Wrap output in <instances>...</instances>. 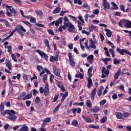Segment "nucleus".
Instances as JSON below:
<instances>
[{
  "mask_svg": "<svg viewBox=\"0 0 131 131\" xmlns=\"http://www.w3.org/2000/svg\"><path fill=\"white\" fill-rule=\"evenodd\" d=\"M70 64L72 66V67H74V66H75V62L74 60H71L70 61Z\"/></svg>",
  "mask_w": 131,
  "mask_h": 131,
  "instance_id": "46",
  "label": "nucleus"
},
{
  "mask_svg": "<svg viewBox=\"0 0 131 131\" xmlns=\"http://www.w3.org/2000/svg\"><path fill=\"white\" fill-rule=\"evenodd\" d=\"M96 93H97V89L94 88V90L92 91L91 94L96 95Z\"/></svg>",
  "mask_w": 131,
  "mask_h": 131,
  "instance_id": "55",
  "label": "nucleus"
},
{
  "mask_svg": "<svg viewBox=\"0 0 131 131\" xmlns=\"http://www.w3.org/2000/svg\"><path fill=\"white\" fill-rule=\"evenodd\" d=\"M99 110H100V107H99V106H96L94 107L95 113H97V112H98Z\"/></svg>",
  "mask_w": 131,
  "mask_h": 131,
  "instance_id": "43",
  "label": "nucleus"
},
{
  "mask_svg": "<svg viewBox=\"0 0 131 131\" xmlns=\"http://www.w3.org/2000/svg\"><path fill=\"white\" fill-rule=\"evenodd\" d=\"M5 24L6 27H11V26H10V23H9V21H8V20H6L5 21Z\"/></svg>",
  "mask_w": 131,
  "mask_h": 131,
  "instance_id": "48",
  "label": "nucleus"
},
{
  "mask_svg": "<svg viewBox=\"0 0 131 131\" xmlns=\"http://www.w3.org/2000/svg\"><path fill=\"white\" fill-rule=\"evenodd\" d=\"M63 20H64V25L67 26H69V25H70L71 24V23H70L69 21V19H68V17H67V16H64L63 18Z\"/></svg>",
  "mask_w": 131,
  "mask_h": 131,
  "instance_id": "9",
  "label": "nucleus"
},
{
  "mask_svg": "<svg viewBox=\"0 0 131 131\" xmlns=\"http://www.w3.org/2000/svg\"><path fill=\"white\" fill-rule=\"evenodd\" d=\"M44 122H45L46 123H48V122H51V118H46L44 120Z\"/></svg>",
  "mask_w": 131,
  "mask_h": 131,
  "instance_id": "45",
  "label": "nucleus"
},
{
  "mask_svg": "<svg viewBox=\"0 0 131 131\" xmlns=\"http://www.w3.org/2000/svg\"><path fill=\"white\" fill-rule=\"evenodd\" d=\"M50 61V62H56V61H58V58L55 56H51Z\"/></svg>",
  "mask_w": 131,
  "mask_h": 131,
  "instance_id": "20",
  "label": "nucleus"
},
{
  "mask_svg": "<svg viewBox=\"0 0 131 131\" xmlns=\"http://www.w3.org/2000/svg\"><path fill=\"white\" fill-rule=\"evenodd\" d=\"M60 96L64 99H66V98H67V97L68 96V93L67 92L64 94H63V93H61Z\"/></svg>",
  "mask_w": 131,
  "mask_h": 131,
  "instance_id": "27",
  "label": "nucleus"
},
{
  "mask_svg": "<svg viewBox=\"0 0 131 131\" xmlns=\"http://www.w3.org/2000/svg\"><path fill=\"white\" fill-rule=\"evenodd\" d=\"M59 98V95H55V97L53 98V102H56L57 100H58V98Z\"/></svg>",
  "mask_w": 131,
  "mask_h": 131,
  "instance_id": "53",
  "label": "nucleus"
},
{
  "mask_svg": "<svg viewBox=\"0 0 131 131\" xmlns=\"http://www.w3.org/2000/svg\"><path fill=\"white\" fill-rule=\"evenodd\" d=\"M88 59L90 60V62H93V60H94V55H90L88 56Z\"/></svg>",
  "mask_w": 131,
  "mask_h": 131,
  "instance_id": "34",
  "label": "nucleus"
},
{
  "mask_svg": "<svg viewBox=\"0 0 131 131\" xmlns=\"http://www.w3.org/2000/svg\"><path fill=\"white\" fill-rule=\"evenodd\" d=\"M106 68L107 70H106V68L104 67H102L101 75L102 78H106V77H108V75H109V73H110L109 70L111 69V65L107 66Z\"/></svg>",
  "mask_w": 131,
  "mask_h": 131,
  "instance_id": "2",
  "label": "nucleus"
},
{
  "mask_svg": "<svg viewBox=\"0 0 131 131\" xmlns=\"http://www.w3.org/2000/svg\"><path fill=\"white\" fill-rule=\"evenodd\" d=\"M79 20L81 21V22L83 24L84 23V20H83V19H82V16H79Z\"/></svg>",
  "mask_w": 131,
  "mask_h": 131,
  "instance_id": "61",
  "label": "nucleus"
},
{
  "mask_svg": "<svg viewBox=\"0 0 131 131\" xmlns=\"http://www.w3.org/2000/svg\"><path fill=\"white\" fill-rule=\"evenodd\" d=\"M88 84H87V86L89 89H91V86H92V84H93V81L92 80V78H88Z\"/></svg>",
  "mask_w": 131,
  "mask_h": 131,
  "instance_id": "15",
  "label": "nucleus"
},
{
  "mask_svg": "<svg viewBox=\"0 0 131 131\" xmlns=\"http://www.w3.org/2000/svg\"><path fill=\"white\" fill-rule=\"evenodd\" d=\"M126 27L127 28H131V21L128 22L125 25Z\"/></svg>",
  "mask_w": 131,
  "mask_h": 131,
  "instance_id": "42",
  "label": "nucleus"
},
{
  "mask_svg": "<svg viewBox=\"0 0 131 131\" xmlns=\"http://www.w3.org/2000/svg\"><path fill=\"white\" fill-rule=\"evenodd\" d=\"M117 98H118L117 94L115 93L112 96V99H113V100H116Z\"/></svg>",
  "mask_w": 131,
  "mask_h": 131,
  "instance_id": "59",
  "label": "nucleus"
},
{
  "mask_svg": "<svg viewBox=\"0 0 131 131\" xmlns=\"http://www.w3.org/2000/svg\"><path fill=\"white\" fill-rule=\"evenodd\" d=\"M90 48H92V49H94V50H96L97 49V47L96 46V45L95 44H92L90 45Z\"/></svg>",
  "mask_w": 131,
  "mask_h": 131,
  "instance_id": "51",
  "label": "nucleus"
},
{
  "mask_svg": "<svg viewBox=\"0 0 131 131\" xmlns=\"http://www.w3.org/2000/svg\"><path fill=\"white\" fill-rule=\"evenodd\" d=\"M45 92V89H43V88L40 87L39 90L40 94H42Z\"/></svg>",
  "mask_w": 131,
  "mask_h": 131,
  "instance_id": "62",
  "label": "nucleus"
},
{
  "mask_svg": "<svg viewBox=\"0 0 131 131\" xmlns=\"http://www.w3.org/2000/svg\"><path fill=\"white\" fill-rule=\"evenodd\" d=\"M72 124L74 126H77L78 124V122L76 120H74L72 122Z\"/></svg>",
  "mask_w": 131,
  "mask_h": 131,
  "instance_id": "26",
  "label": "nucleus"
},
{
  "mask_svg": "<svg viewBox=\"0 0 131 131\" xmlns=\"http://www.w3.org/2000/svg\"><path fill=\"white\" fill-rule=\"evenodd\" d=\"M61 103H59L54 109L53 111V113H56V112H58L59 111V109H60V107H61Z\"/></svg>",
  "mask_w": 131,
  "mask_h": 131,
  "instance_id": "19",
  "label": "nucleus"
},
{
  "mask_svg": "<svg viewBox=\"0 0 131 131\" xmlns=\"http://www.w3.org/2000/svg\"><path fill=\"white\" fill-rule=\"evenodd\" d=\"M26 104L27 107H29V106H30V104H31V101H26Z\"/></svg>",
  "mask_w": 131,
  "mask_h": 131,
  "instance_id": "52",
  "label": "nucleus"
},
{
  "mask_svg": "<svg viewBox=\"0 0 131 131\" xmlns=\"http://www.w3.org/2000/svg\"><path fill=\"white\" fill-rule=\"evenodd\" d=\"M20 131H29L28 126L26 124H24L23 127L19 129Z\"/></svg>",
  "mask_w": 131,
  "mask_h": 131,
  "instance_id": "14",
  "label": "nucleus"
},
{
  "mask_svg": "<svg viewBox=\"0 0 131 131\" xmlns=\"http://www.w3.org/2000/svg\"><path fill=\"white\" fill-rule=\"evenodd\" d=\"M7 48L8 53H9V54H12V46H9Z\"/></svg>",
  "mask_w": 131,
  "mask_h": 131,
  "instance_id": "39",
  "label": "nucleus"
},
{
  "mask_svg": "<svg viewBox=\"0 0 131 131\" xmlns=\"http://www.w3.org/2000/svg\"><path fill=\"white\" fill-rule=\"evenodd\" d=\"M89 126L90 127V128H94L95 129H99L100 128V127L99 125H89Z\"/></svg>",
  "mask_w": 131,
  "mask_h": 131,
  "instance_id": "23",
  "label": "nucleus"
},
{
  "mask_svg": "<svg viewBox=\"0 0 131 131\" xmlns=\"http://www.w3.org/2000/svg\"><path fill=\"white\" fill-rule=\"evenodd\" d=\"M4 109H5V102H2L1 104V106H0V111L1 112V114L3 111H4Z\"/></svg>",
  "mask_w": 131,
  "mask_h": 131,
  "instance_id": "24",
  "label": "nucleus"
},
{
  "mask_svg": "<svg viewBox=\"0 0 131 131\" xmlns=\"http://www.w3.org/2000/svg\"><path fill=\"white\" fill-rule=\"evenodd\" d=\"M48 31L49 34H51V35H55V34H54V31H53L52 29L48 30Z\"/></svg>",
  "mask_w": 131,
  "mask_h": 131,
  "instance_id": "47",
  "label": "nucleus"
},
{
  "mask_svg": "<svg viewBox=\"0 0 131 131\" xmlns=\"http://www.w3.org/2000/svg\"><path fill=\"white\" fill-rule=\"evenodd\" d=\"M69 61H73V56H72V53H69L68 54Z\"/></svg>",
  "mask_w": 131,
  "mask_h": 131,
  "instance_id": "28",
  "label": "nucleus"
},
{
  "mask_svg": "<svg viewBox=\"0 0 131 131\" xmlns=\"http://www.w3.org/2000/svg\"><path fill=\"white\" fill-rule=\"evenodd\" d=\"M30 22H31V23H36V19H35V17H31L30 19Z\"/></svg>",
  "mask_w": 131,
  "mask_h": 131,
  "instance_id": "29",
  "label": "nucleus"
},
{
  "mask_svg": "<svg viewBox=\"0 0 131 131\" xmlns=\"http://www.w3.org/2000/svg\"><path fill=\"white\" fill-rule=\"evenodd\" d=\"M6 66L8 67L9 70H12V64H11V62L8 61L6 63Z\"/></svg>",
  "mask_w": 131,
  "mask_h": 131,
  "instance_id": "21",
  "label": "nucleus"
},
{
  "mask_svg": "<svg viewBox=\"0 0 131 131\" xmlns=\"http://www.w3.org/2000/svg\"><path fill=\"white\" fill-rule=\"evenodd\" d=\"M47 79H48V75L45 74L43 76V82H46V80H47Z\"/></svg>",
  "mask_w": 131,
  "mask_h": 131,
  "instance_id": "56",
  "label": "nucleus"
},
{
  "mask_svg": "<svg viewBox=\"0 0 131 131\" xmlns=\"http://www.w3.org/2000/svg\"><path fill=\"white\" fill-rule=\"evenodd\" d=\"M120 73H121V70L119 69L114 76V79H118L120 75Z\"/></svg>",
  "mask_w": 131,
  "mask_h": 131,
  "instance_id": "12",
  "label": "nucleus"
},
{
  "mask_svg": "<svg viewBox=\"0 0 131 131\" xmlns=\"http://www.w3.org/2000/svg\"><path fill=\"white\" fill-rule=\"evenodd\" d=\"M102 86L100 87V88L99 89L97 92V95L98 96H99V97L102 95Z\"/></svg>",
  "mask_w": 131,
  "mask_h": 131,
  "instance_id": "25",
  "label": "nucleus"
},
{
  "mask_svg": "<svg viewBox=\"0 0 131 131\" xmlns=\"http://www.w3.org/2000/svg\"><path fill=\"white\" fill-rule=\"evenodd\" d=\"M16 27L17 31L19 34H22L23 32H26V29H25L22 26L18 24L16 25Z\"/></svg>",
  "mask_w": 131,
  "mask_h": 131,
  "instance_id": "4",
  "label": "nucleus"
},
{
  "mask_svg": "<svg viewBox=\"0 0 131 131\" xmlns=\"http://www.w3.org/2000/svg\"><path fill=\"white\" fill-rule=\"evenodd\" d=\"M67 27H69L68 29V31H69V32H73L75 29V27H74V26L72 25V24H71L70 25L68 26Z\"/></svg>",
  "mask_w": 131,
  "mask_h": 131,
  "instance_id": "8",
  "label": "nucleus"
},
{
  "mask_svg": "<svg viewBox=\"0 0 131 131\" xmlns=\"http://www.w3.org/2000/svg\"><path fill=\"white\" fill-rule=\"evenodd\" d=\"M116 41L117 43H119V42H120V36L118 35H117Z\"/></svg>",
  "mask_w": 131,
  "mask_h": 131,
  "instance_id": "60",
  "label": "nucleus"
},
{
  "mask_svg": "<svg viewBox=\"0 0 131 131\" xmlns=\"http://www.w3.org/2000/svg\"><path fill=\"white\" fill-rule=\"evenodd\" d=\"M6 114H8L9 117H8V119L12 120V121H15L16 119H17V116L14 115V114H16V112L13 110H6L4 112L2 113L1 115L2 116H5Z\"/></svg>",
  "mask_w": 131,
  "mask_h": 131,
  "instance_id": "1",
  "label": "nucleus"
},
{
  "mask_svg": "<svg viewBox=\"0 0 131 131\" xmlns=\"http://www.w3.org/2000/svg\"><path fill=\"white\" fill-rule=\"evenodd\" d=\"M36 53H38L40 55V56L41 57V58H44V59L48 61V58H49V56L47 54H46L45 52L37 49L36 50Z\"/></svg>",
  "mask_w": 131,
  "mask_h": 131,
  "instance_id": "5",
  "label": "nucleus"
},
{
  "mask_svg": "<svg viewBox=\"0 0 131 131\" xmlns=\"http://www.w3.org/2000/svg\"><path fill=\"white\" fill-rule=\"evenodd\" d=\"M49 93H50V89H49V83H48V82H46L45 89H44V95L45 97H47V96H49Z\"/></svg>",
  "mask_w": 131,
  "mask_h": 131,
  "instance_id": "6",
  "label": "nucleus"
},
{
  "mask_svg": "<svg viewBox=\"0 0 131 131\" xmlns=\"http://www.w3.org/2000/svg\"><path fill=\"white\" fill-rule=\"evenodd\" d=\"M115 115L118 119H122L123 118V115L120 112H117Z\"/></svg>",
  "mask_w": 131,
  "mask_h": 131,
  "instance_id": "10",
  "label": "nucleus"
},
{
  "mask_svg": "<svg viewBox=\"0 0 131 131\" xmlns=\"http://www.w3.org/2000/svg\"><path fill=\"white\" fill-rule=\"evenodd\" d=\"M61 11V8L60 7H58L56 8H55L53 11V14H57L58 13H60Z\"/></svg>",
  "mask_w": 131,
  "mask_h": 131,
  "instance_id": "17",
  "label": "nucleus"
},
{
  "mask_svg": "<svg viewBox=\"0 0 131 131\" xmlns=\"http://www.w3.org/2000/svg\"><path fill=\"white\" fill-rule=\"evenodd\" d=\"M123 115V116H124V117H128V116H129V115H130V114H129V113L126 112V113H124V114Z\"/></svg>",
  "mask_w": 131,
  "mask_h": 131,
  "instance_id": "57",
  "label": "nucleus"
},
{
  "mask_svg": "<svg viewBox=\"0 0 131 131\" xmlns=\"http://www.w3.org/2000/svg\"><path fill=\"white\" fill-rule=\"evenodd\" d=\"M124 20H120L119 23V26H120V27H123V24H124Z\"/></svg>",
  "mask_w": 131,
  "mask_h": 131,
  "instance_id": "32",
  "label": "nucleus"
},
{
  "mask_svg": "<svg viewBox=\"0 0 131 131\" xmlns=\"http://www.w3.org/2000/svg\"><path fill=\"white\" fill-rule=\"evenodd\" d=\"M40 69H41V70H43V67H42L41 66L37 65V70L38 71L40 72V71H41Z\"/></svg>",
  "mask_w": 131,
  "mask_h": 131,
  "instance_id": "33",
  "label": "nucleus"
},
{
  "mask_svg": "<svg viewBox=\"0 0 131 131\" xmlns=\"http://www.w3.org/2000/svg\"><path fill=\"white\" fill-rule=\"evenodd\" d=\"M106 121H107V117L105 116L103 117L101 119V122L102 123H105V122H106Z\"/></svg>",
  "mask_w": 131,
  "mask_h": 131,
  "instance_id": "30",
  "label": "nucleus"
},
{
  "mask_svg": "<svg viewBox=\"0 0 131 131\" xmlns=\"http://www.w3.org/2000/svg\"><path fill=\"white\" fill-rule=\"evenodd\" d=\"M54 73L56 75V76H60V70L57 68H54L53 69Z\"/></svg>",
  "mask_w": 131,
  "mask_h": 131,
  "instance_id": "13",
  "label": "nucleus"
},
{
  "mask_svg": "<svg viewBox=\"0 0 131 131\" xmlns=\"http://www.w3.org/2000/svg\"><path fill=\"white\" fill-rule=\"evenodd\" d=\"M89 42V41L88 40H86V41L85 42V48H86V49L89 50V49H90V47L89 46V45L88 44Z\"/></svg>",
  "mask_w": 131,
  "mask_h": 131,
  "instance_id": "37",
  "label": "nucleus"
},
{
  "mask_svg": "<svg viewBox=\"0 0 131 131\" xmlns=\"http://www.w3.org/2000/svg\"><path fill=\"white\" fill-rule=\"evenodd\" d=\"M23 23H24V24H25L26 25H27L28 26H29V27H31L32 25L31 24H30V23L28 22V21H23Z\"/></svg>",
  "mask_w": 131,
  "mask_h": 131,
  "instance_id": "50",
  "label": "nucleus"
},
{
  "mask_svg": "<svg viewBox=\"0 0 131 131\" xmlns=\"http://www.w3.org/2000/svg\"><path fill=\"white\" fill-rule=\"evenodd\" d=\"M114 64H115V65H118L120 64V61H118L116 58H114Z\"/></svg>",
  "mask_w": 131,
  "mask_h": 131,
  "instance_id": "31",
  "label": "nucleus"
},
{
  "mask_svg": "<svg viewBox=\"0 0 131 131\" xmlns=\"http://www.w3.org/2000/svg\"><path fill=\"white\" fill-rule=\"evenodd\" d=\"M13 1L15 4H17V5H19V6H21V5H22V3L20 0H13Z\"/></svg>",
  "mask_w": 131,
  "mask_h": 131,
  "instance_id": "36",
  "label": "nucleus"
},
{
  "mask_svg": "<svg viewBox=\"0 0 131 131\" xmlns=\"http://www.w3.org/2000/svg\"><path fill=\"white\" fill-rule=\"evenodd\" d=\"M85 121H86L88 123L92 122V119H91V118H87L85 120Z\"/></svg>",
  "mask_w": 131,
  "mask_h": 131,
  "instance_id": "58",
  "label": "nucleus"
},
{
  "mask_svg": "<svg viewBox=\"0 0 131 131\" xmlns=\"http://www.w3.org/2000/svg\"><path fill=\"white\" fill-rule=\"evenodd\" d=\"M103 6L104 7L103 10H104V11H106V9L109 10V9H110V4L106 0H104Z\"/></svg>",
  "mask_w": 131,
  "mask_h": 131,
  "instance_id": "7",
  "label": "nucleus"
},
{
  "mask_svg": "<svg viewBox=\"0 0 131 131\" xmlns=\"http://www.w3.org/2000/svg\"><path fill=\"white\" fill-rule=\"evenodd\" d=\"M32 97V94L30 93V94H29L26 95L24 97L23 100H24V101H25L26 100H29V99H31Z\"/></svg>",
  "mask_w": 131,
  "mask_h": 131,
  "instance_id": "16",
  "label": "nucleus"
},
{
  "mask_svg": "<svg viewBox=\"0 0 131 131\" xmlns=\"http://www.w3.org/2000/svg\"><path fill=\"white\" fill-rule=\"evenodd\" d=\"M105 104H106V100L105 99L102 100L100 103V106H103V105H105Z\"/></svg>",
  "mask_w": 131,
  "mask_h": 131,
  "instance_id": "44",
  "label": "nucleus"
},
{
  "mask_svg": "<svg viewBox=\"0 0 131 131\" xmlns=\"http://www.w3.org/2000/svg\"><path fill=\"white\" fill-rule=\"evenodd\" d=\"M38 93L36 89H34L33 91V96L34 97H35V96H36V93Z\"/></svg>",
  "mask_w": 131,
  "mask_h": 131,
  "instance_id": "63",
  "label": "nucleus"
},
{
  "mask_svg": "<svg viewBox=\"0 0 131 131\" xmlns=\"http://www.w3.org/2000/svg\"><path fill=\"white\" fill-rule=\"evenodd\" d=\"M57 21H58L60 24H62V23H63V17H59Z\"/></svg>",
  "mask_w": 131,
  "mask_h": 131,
  "instance_id": "54",
  "label": "nucleus"
},
{
  "mask_svg": "<svg viewBox=\"0 0 131 131\" xmlns=\"http://www.w3.org/2000/svg\"><path fill=\"white\" fill-rule=\"evenodd\" d=\"M95 29V26H91L90 28H89V31L91 32H93V31H94V29Z\"/></svg>",
  "mask_w": 131,
  "mask_h": 131,
  "instance_id": "49",
  "label": "nucleus"
},
{
  "mask_svg": "<svg viewBox=\"0 0 131 131\" xmlns=\"http://www.w3.org/2000/svg\"><path fill=\"white\" fill-rule=\"evenodd\" d=\"M6 7L7 8V9H9V11H7L6 14L7 15V16H9V17H12L13 15H12V14H13L14 16H16V10H15V9H14V8H13V7L12 6H10L9 5H6Z\"/></svg>",
  "mask_w": 131,
  "mask_h": 131,
  "instance_id": "3",
  "label": "nucleus"
},
{
  "mask_svg": "<svg viewBox=\"0 0 131 131\" xmlns=\"http://www.w3.org/2000/svg\"><path fill=\"white\" fill-rule=\"evenodd\" d=\"M45 44L46 45V47L51 50V47H50V42H49V40L45 39L44 40Z\"/></svg>",
  "mask_w": 131,
  "mask_h": 131,
  "instance_id": "18",
  "label": "nucleus"
},
{
  "mask_svg": "<svg viewBox=\"0 0 131 131\" xmlns=\"http://www.w3.org/2000/svg\"><path fill=\"white\" fill-rule=\"evenodd\" d=\"M111 4L113 5V6L114 7V8H113L114 10H117V9H118V7H117V5H116V4H115L113 2H112Z\"/></svg>",
  "mask_w": 131,
  "mask_h": 131,
  "instance_id": "35",
  "label": "nucleus"
},
{
  "mask_svg": "<svg viewBox=\"0 0 131 131\" xmlns=\"http://www.w3.org/2000/svg\"><path fill=\"white\" fill-rule=\"evenodd\" d=\"M86 106H87V107L89 108H92V107H93L92 103L91 102V100H87L86 102Z\"/></svg>",
  "mask_w": 131,
  "mask_h": 131,
  "instance_id": "22",
  "label": "nucleus"
},
{
  "mask_svg": "<svg viewBox=\"0 0 131 131\" xmlns=\"http://www.w3.org/2000/svg\"><path fill=\"white\" fill-rule=\"evenodd\" d=\"M11 57L13 61H14V62H17V59H16V55L15 54H12L11 55Z\"/></svg>",
  "mask_w": 131,
  "mask_h": 131,
  "instance_id": "41",
  "label": "nucleus"
},
{
  "mask_svg": "<svg viewBox=\"0 0 131 131\" xmlns=\"http://www.w3.org/2000/svg\"><path fill=\"white\" fill-rule=\"evenodd\" d=\"M40 102V98L39 97H36L35 100V104H38Z\"/></svg>",
  "mask_w": 131,
  "mask_h": 131,
  "instance_id": "38",
  "label": "nucleus"
},
{
  "mask_svg": "<svg viewBox=\"0 0 131 131\" xmlns=\"http://www.w3.org/2000/svg\"><path fill=\"white\" fill-rule=\"evenodd\" d=\"M36 13L37 14V15H39V16H42V14H43L42 13V11H36Z\"/></svg>",
  "mask_w": 131,
  "mask_h": 131,
  "instance_id": "40",
  "label": "nucleus"
},
{
  "mask_svg": "<svg viewBox=\"0 0 131 131\" xmlns=\"http://www.w3.org/2000/svg\"><path fill=\"white\" fill-rule=\"evenodd\" d=\"M104 31H106V36H107V37H111V36L112 35L111 31L108 29H105Z\"/></svg>",
  "mask_w": 131,
  "mask_h": 131,
  "instance_id": "11",
  "label": "nucleus"
},
{
  "mask_svg": "<svg viewBox=\"0 0 131 131\" xmlns=\"http://www.w3.org/2000/svg\"><path fill=\"white\" fill-rule=\"evenodd\" d=\"M120 9L123 12H125V9H124V5H121L120 6Z\"/></svg>",
  "mask_w": 131,
  "mask_h": 131,
  "instance_id": "64",
  "label": "nucleus"
}]
</instances>
